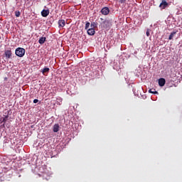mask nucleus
<instances>
[{"label":"nucleus","mask_w":182,"mask_h":182,"mask_svg":"<svg viewBox=\"0 0 182 182\" xmlns=\"http://www.w3.org/2000/svg\"><path fill=\"white\" fill-rule=\"evenodd\" d=\"M15 54L16 56H18V58H23V56H25V49L23 48H17Z\"/></svg>","instance_id":"nucleus-1"},{"label":"nucleus","mask_w":182,"mask_h":182,"mask_svg":"<svg viewBox=\"0 0 182 182\" xmlns=\"http://www.w3.org/2000/svg\"><path fill=\"white\" fill-rule=\"evenodd\" d=\"M3 56L6 59V60L12 59V50H11V48L5 50Z\"/></svg>","instance_id":"nucleus-2"},{"label":"nucleus","mask_w":182,"mask_h":182,"mask_svg":"<svg viewBox=\"0 0 182 182\" xmlns=\"http://www.w3.org/2000/svg\"><path fill=\"white\" fill-rule=\"evenodd\" d=\"M97 26V23H86L85 24V29L87 31L88 29H95Z\"/></svg>","instance_id":"nucleus-3"},{"label":"nucleus","mask_w":182,"mask_h":182,"mask_svg":"<svg viewBox=\"0 0 182 182\" xmlns=\"http://www.w3.org/2000/svg\"><path fill=\"white\" fill-rule=\"evenodd\" d=\"M101 14L102 15H109V14H110V9H109V7H103L101 9Z\"/></svg>","instance_id":"nucleus-4"},{"label":"nucleus","mask_w":182,"mask_h":182,"mask_svg":"<svg viewBox=\"0 0 182 182\" xmlns=\"http://www.w3.org/2000/svg\"><path fill=\"white\" fill-rule=\"evenodd\" d=\"M168 6V3L166 0H162L161 3L159 5V8L161 9H166Z\"/></svg>","instance_id":"nucleus-5"},{"label":"nucleus","mask_w":182,"mask_h":182,"mask_svg":"<svg viewBox=\"0 0 182 182\" xmlns=\"http://www.w3.org/2000/svg\"><path fill=\"white\" fill-rule=\"evenodd\" d=\"M87 34L90 35V36H93L96 33V31H95V28H89L87 30Z\"/></svg>","instance_id":"nucleus-6"},{"label":"nucleus","mask_w":182,"mask_h":182,"mask_svg":"<svg viewBox=\"0 0 182 182\" xmlns=\"http://www.w3.org/2000/svg\"><path fill=\"white\" fill-rule=\"evenodd\" d=\"M159 86H161V87H163V86H164V85H166V79L160 78L159 80Z\"/></svg>","instance_id":"nucleus-7"},{"label":"nucleus","mask_w":182,"mask_h":182,"mask_svg":"<svg viewBox=\"0 0 182 182\" xmlns=\"http://www.w3.org/2000/svg\"><path fill=\"white\" fill-rule=\"evenodd\" d=\"M41 15L42 16H43L44 18H46V16H48V15H49V10H45L43 9L41 11Z\"/></svg>","instance_id":"nucleus-8"},{"label":"nucleus","mask_w":182,"mask_h":182,"mask_svg":"<svg viewBox=\"0 0 182 182\" xmlns=\"http://www.w3.org/2000/svg\"><path fill=\"white\" fill-rule=\"evenodd\" d=\"M53 131L54 133H58L59 132V124H55L53 127Z\"/></svg>","instance_id":"nucleus-9"},{"label":"nucleus","mask_w":182,"mask_h":182,"mask_svg":"<svg viewBox=\"0 0 182 182\" xmlns=\"http://www.w3.org/2000/svg\"><path fill=\"white\" fill-rule=\"evenodd\" d=\"M46 41V37H41L39 39L38 43H40V45H43V43H45Z\"/></svg>","instance_id":"nucleus-10"},{"label":"nucleus","mask_w":182,"mask_h":182,"mask_svg":"<svg viewBox=\"0 0 182 182\" xmlns=\"http://www.w3.org/2000/svg\"><path fill=\"white\" fill-rule=\"evenodd\" d=\"M176 33H177V31H173V32L171 33V34L168 37V40L171 41L174 38V36H176Z\"/></svg>","instance_id":"nucleus-11"},{"label":"nucleus","mask_w":182,"mask_h":182,"mask_svg":"<svg viewBox=\"0 0 182 182\" xmlns=\"http://www.w3.org/2000/svg\"><path fill=\"white\" fill-rule=\"evenodd\" d=\"M149 93H152L153 95H157L159 94V92L157 91H156L155 89H150L149 90Z\"/></svg>","instance_id":"nucleus-12"},{"label":"nucleus","mask_w":182,"mask_h":182,"mask_svg":"<svg viewBox=\"0 0 182 182\" xmlns=\"http://www.w3.org/2000/svg\"><path fill=\"white\" fill-rule=\"evenodd\" d=\"M50 69L49 68H44L42 70V73L45 75V73H48Z\"/></svg>","instance_id":"nucleus-13"},{"label":"nucleus","mask_w":182,"mask_h":182,"mask_svg":"<svg viewBox=\"0 0 182 182\" xmlns=\"http://www.w3.org/2000/svg\"><path fill=\"white\" fill-rule=\"evenodd\" d=\"M8 115H6L4 118L2 119L1 122L5 123L6 122V120H8Z\"/></svg>","instance_id":"nucleus-14"},{"label":"nucleus","mask_w":182,"mask_h":182,"mask_svg":"<svg viewBox=\"0 0 182 182\" xmlns=\"http://www.w3.org/2000/svg\"><path fill=\"white\" fill-rule=\"evenodd\" d=\"M15 15L17 17L21 16V12L20 11H15Z\"/></svg>","instance_id":"nucleus-15"},{"label":"nucleus","mask_w":182,"mask_h":182,"mask_svg":"<svg viewBox=\"0 0 182 182\" xmlns=\"http://www.w3.org/2000/svg\"><path fill=\"white\" fill-rule=\"evenodd\" d=\"M58 23H66V21L65 20H59Z\"/></svg>","instance_id":"nucleus-16"},{"label":"nucleus","mask_w":182,"mask_h":182,"mask_svg":"<svg viewBox=\"0 0 182 182\" xmlns=\"http://www.w3.org/2000/svg\"><path fill=\"white\" fill-rule=\"evenodd\" d=\"M119 4H126V0H119Z\"/></svg>","instance_id":"nucleus-17"},{"label":"nucleus","mask_w":182,"mask_h":182,"mask_svg":"<svg viewBox=\"0 0 182 182\" xmlns=\"http://www.w3.org/2000/svg\"><path fill=\"white\" fill-rule=\"evenodd\" d=\"M65 26V23H59L58 24V28H63Z\"/></svg>","instance_id":"nucleus-18"},{"label":"nucleus","mask_w":182,"mask_h":182,"mask_svg":"<svg viewBox=\"0 0 182 182\" xmlns=\"http://www.w3.org/2000/svg\"><path fill=\"white\" fill-rule=\"evenodd\" d=\"M146 36H150V29H147L146 31Z\"/></svg>","instance_id":"nucleus-19"},{"label":"nucleus","mask_w":182,"mask_h":182,"mask_svg":"<svg viewBox=\"0 0 182 182\" xmlns=\"http://www.w3.org/2000/svg\"><path fill=\"white\" fill-rule=\"evenodd\" d=\"M38 102H39V100L38 99H35L33 100V103H38Z\"/></svg>","instance_id":"nucleus-20"},{"label":"nucleus","mask_w":182,"mask_h":182,"mask_svg":"<svg viewBox=\"0 0 182 182\" xmlns=\"http://www.w3.org/2000/svg\"><path fill=\"white\" fill-rule=\"evenodd\" d=\"M0 29H2V26L0 25Z\"/></svg>","instance_id":"nucleus-21"},{"label":"nucleus","mask_w":182,"mask_h":182,"mask_svg":"<svg viewBox=\"0 0 182 182\" xmlns=\"http://www.w3.org/2000/svg\"><path fill=\"white\" fill-rule=\"evenodd\" d=\"M86 23H89V22H86Z\"/></svg>","instance_id":"nucleus-22"}]
</instances>
